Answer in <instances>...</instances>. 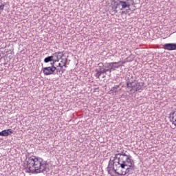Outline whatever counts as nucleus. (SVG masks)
<instances>
[{
	"instance_id": "5701e85b",
	"label": "nucleus",
	"mask_w": 176,
	"mask_h": 176,
	"mask_svg": "<svg viewBox=\"0 0 176 176\" xmlns=\"http://www.w3.org/2000/svg\"><path fill=\"white\" fill-rule=\"evenodd\" d=\"M119 155V157H122V156H126L127 154L124 151H121L120 153H118Z\"/></svg>"
},
{
	"instance_id": "a878e982",
	"label": "nucleus",
	"mask_w": 176,
	"mask_h": 176,
	"mask_svg": "<svg viewBox=\"0 0 176 176\" xmlns=\"http://www.w3.org/2000/svg\"><path fill=\"white\" fill-rule=\"evenodd\" d=\"M57 67H64V66L61 65V63H59L58 65L56 66V68H57Z\"/></svg>"
},
{
	"instance_id": "aec40b11",
	"label": "nucleus",
	"mask_w": 176,
	"mask_h": 176,
	"mask_svg": "<svg viewBox=\"0 0 176 176\" xmlns=\"http://www.w3.org/2000/svg\"><path fill=\"white\" fill-rule=\"evenodd\" d=\"M58 61H60V59H58V58L54 59V58H52V60L51 62V65L52 66L54 65V64H56V63H58Z\"/></svg>"
},
{
	"instance_id": "f257e3e1",
	"label": "nucleus",
	"mask_w": 176,
	"mask_h": 176,
	"mask_svg": "<svg viewBox=\"0 0 176 176\" xmlns=\"http://www.w3.org/2000/svg\"><path fill=\"white\" fill-rule=\"evenodd\" d=\"M24 167L25 173L31 174H41V173H47L49 171L47 162L34 155L26 157Z\"/></svg>"
},
{
	"instance_id": "f3484780",
	"label": "nucleus",
	"mask_w": 176,
	"mask_h": 176,
	"mask_svg": "<svg viewBox=\"0 0 176 176\" xmlns=\"http://www.w3.org/2000/svg\"><path fill=\"white\" fill-rule=\"evenodd\" d=\"M53 61V56H50L44 59V63H52Z\"/></svg>"
},
{
	"instance_id": "423d86ee",
	"label": "nucleus",
	"mask_w": 176,
	"mask_h": 176,
	"mask_svg": "<svg viewBox=\"0 0 176 176\" xmlns=\"http://www.w3.org/2000/svg\"><path fill=\"white\" fill-rule=\"evenodd\" d=\"M122 64H120V62H112V63H109L106 64V67L109 69V74H111V72H112V71H115V69H116V68H119V67H121Z\"/></svg>"
},
{
	"instance_id": "4be33fe9",
	"label": "nucleus",
	"mask_w": 176,
	"mask_h": 176,
	"mask_svg": "<svg viewBox=\"0 0 176 176\" xmlns=\"http://www.w3.org/2000/svg\"><path fill=\"white\" fill-rule=\"evenodd\" d=\"M60 63H63V65H62L63 67H65V68H67V58H65V60H64V58H62Z\"/></svg>"
},
{
	"instance_id": "20e7f679",
	"label": "nucleus",
	"mask_w": 176,
	"mask_h": 176,
	"mask_svg": "<svg viewBox=\"0 0 176 176\" xmlns=\"http://www.w3.org/2000/svg\"><path fill=\"white\" fill-rule=\"evenodd\" d=\"M57 69V67L54 65H51L50 67H46L42 69L43 73L45 76H49V75H54L56 74V70Z\"/></svg>"
},
{
	"instance_id": "2eb2a0df",
	"label": "nucleus",
	"mask_w": 176,
	"mask_h": 176,
	"mask_svg": "<svg viewBox=\"0 0 176 176\" xmlns=\"http://www.w3.org/2000/svg\"><path fill=\"white\" fill-rule=\"evenodd\" d=\"M111 91H112L113 93H118V91H120V86L116 85L113 87L111 89Z\"/></svg>"
},
{
	"instance_id": "c85d7f7f",
	"label": "nucleus",
	"mask_w": 176,
	"mask_h": 176,
	"mask_svg": "<svg viewBox=\"0 0 176 176\" xmlns=\"http://www.w3.org/2000/svg\"><path fill=\"white\" fill-rule=\"evenodd\" d=\"M122 13H126V12H124V11H122Z\"/></svg>"
},
{
	"instance_id": "ddd939ff",
	"label": "nucleus",
	"mask_w": 176,
	"mask_h": 176,
	"mask_svg": "<svg viewBox=\"0 0 176 176\" xmlns=\"http://www.w3.org/2000/svg\"><path fill=\"white\" fill-rule=\"evenodd\" d=\"M144 89H145V84L144 82H138L136 91H138L139 90H144Z\"/></svg>"
},
{
	"instance_id": "cd10ccee",
	"label": "nucleus",
	"mask_w": 176,
	"mask_h": 176,
	"mask_svg": "<svg viewBox=\"0 0 176 176\" xmlns=\"http://www.w3.org/2000/svg\"><path fill=\"white\" fill-rule=\"evenodd\" d=\"M106 69H109V67H106Z\"/></svg>"
},
{
	"instance_id": "7ed1b4c3",
	"label": "nucleus",
	"mask_w": 176,
	"mask_h": 176,
	"mask_svg": "<svg viewBox=\"0 0 176 176\" xmlns=\"http://www.w3.org/2000/svg\"><path fill=\"white\" fill-rule=\"evenodd\" d=\"M118 160L120 161V163L121 164V168L122 170H124L126 167L127 166V164H130V167L133 166L134 160L131 159V155H124L122 157H119Z\"/></svg>"
},
{
	"instance_id": "9d476101",
	"label": "nucleus",
	"mask_w": 176,
	"mask_h": 176,
	"mask_svg": "<svg viewBox=\"0 0 176 176\" xmlns=\"http://www.w3.org/2000/svg\"><path fill=\"white\" fill-rule=\"evenodd\" d=\"M118 160H119V154L118 153L116 154L114 157L110 158V160L109 162V167L110 166L115 165V162H118Z\"/></svg>"
},
{
	"instance_id": "6e6552de",
	"label": "nucleus",
	"mask_w": 176,
	"mask_h": 176,
	"mask_svg": "<svg viewBox=\"0 0 176 176\" xmlns=\"http://www.w3.org/2000/svg\"><path fill=\"white\" fill-rule=\"evenodd\" d=\"M127 168H125V170H121L120 174H122V175H126V174H129V173H130V171H132V170H134V163L133 165H132L131 166H130V164H128L127 166H126Z\"/></svg>"
},
{
	"instance_id": "dca6fc26",
	"label": "nucleus",
	"mask_w": 176,
	"mask_h": 176,
	"mask_svg": "<svg viewBox=\"0 0 176 176\" xmlns=\"http://www.w3.org/2000/svg\"><path fill=\"white\" fill-rule=\"evenodd\" d=\"M114 167L116 168V170H118V168H122V164H120V161L119 160L115 162Z\"/></svg>"
},
{
	"instance_id": "f8f14e48",
	"label": "nucleus",
	"mask_w": 176,
	"mask_h": 176,
	"mask_svg": "<svg viewBox=\"0 0 176 176\" xmlns=\"http://www.w3.org/2000/svg\"><path fill=\"white\" fill-rule=\"evenodd\" d=\"M96 72L95 74L96 78H100V76L102 75V74H107V72H109V69H107L96 71Z\"/></svg>"
},
{
	"instance_id": "39448f33",
	"label": "nucleus",
	"mask_w": 176,
	"mask_h": 176,
	"mask_svg": "<svg viewBox=\"0 0 176 176\" xmlns=\"http://www.w3.org/2000/svg\"><path fill=\"white\" fill-rule=\"evenodd\" d=\"M137 84L138 82L135 80L134 81L129 80L126 83V90L135 93L137 91Z\"/></svg>"
},
{
	"instance_id": "1a4fd4ad",
	"label": "nucleus",
	"mask_w": 176,
	"mask_h": 176,
	"mask_svg": "<svg viewBox=\"0 0 176 176\" xmlns=\"http://www.w3.org/2000/svg\"><path fill=\"white\" fill-rule=\"evenodd\" d=\"M13 134V131L12 129H5L0 132V137H8Z\"/></svg>"
},
{
	"instance_id": "4468645a",
	"label": "nucleus",
	"mask_w": 176,
	"mask_h": 176,
	"mask_svg": "<svg viewBox=\"0 0 176 176\" xmlns=\"http://www.w3.org/2000/svg\"><path fill=\"white\" fill-rule=\"evenodd\" d=\"M56 74L57 75H63V74H64L65 71V69H64V67H60L59 68H57L56 67Z\"/></svg>"
},
{
	"instance_id": "a211bd4d",
	"label": "nucleus",
	"mask_w": 176,
	"mask_h": 176,
	"mask_svg": "<svg viewBox=\"0 0 176 176\" xmlns=\"http://www.w3.org/2000/svg\"><path fill=\"white\" fill-rule=\"evenodd\" d=\"M6 3L3 1H0V14H2V11L5 9Z\"/></svg>"
},
{
	"instance_id": "6ab92c4d",
	"label": "nucleus",
	"mask_w": 176,
	"mask_h": 176,
	"mask_svg": "<svg viewBox=\"0 0 176 176\" xmlns=\"http://www.w3.org/2000/svg\"><path fill=\"white\" fill-rule=\"evenodd\" d=\"M58 54H62L61 52H55V53L52 54V56H53V58H54V57H56V58H58V60H60V58H58Z\"/></svg>"
},
{
	"instance_id": "9b49d317",
	"label": "nucleus",
	"mask_w": 176,
	"mask_h": 176,
	"mask_svg": "<svg viewBox=\"0 0 176 176\" xmlns=\"http://www.w3.org/2000/svg\"><path fill=\"white\" fill-rule=\"evenodd\" d=\"M107 65H104L102 63H100L98 64V67L96 69V72L97 71H102L104 69H107Z\"/></svg>"
},
{
	"instance_id": "0eeeda50",
	"label": "nucleus",
	"mask_w": 176,
	"mask_h": 176,
	"mask_svg": "<svg viewBox=\"0 0 176 176\" xmlns=\"http://www.w3.org/2000/svg\"><path fill=\"white\" fill-rule=\"evenodd\" d=\"M163 49L164 50H176V43H166L163 45Z\"/></svg>"
},
{
	"instance_id": "f03ea898",
	"label": "nucleus",
	"mask_w": 176,
	"mask_h": 176,
	"mask_svg": "<svg viewBox=\"0 0 176 176\" xmlns=\"http://www.w3.org/2000/svg\"><path fill=\"white\" fill-rule=\"evenodd\" d=\"M118 2L116 4V6L113 7V10L114 13H118V8H120V10H123V9H128L130 10V6L134 5V0H118Z\"/></svg>"
},
{
	"instance_id": "b1692460",
	"label": "nucleus",
	"mask_w": 176,
	"mask_h": 176,
	"mask_svg": "<svg viewBox=\"0 0 176 176\" xmlns=\"http://www.w3.org/2000/svg\"><path fill=\"white\" fill-rule=\"evenodd\" d=\"M111 168H112V166H109V165H108V166H107V171H108V174H111Z\"/></svg>"
},
{
	"instance_id": "bb28decb",
	"label": "nucleus",
	"mask_w": 176,
	"mask_h": 176,
	"mask_svg": "<svg viewBox=\"0 0 176 176\" xmlns=\"http://www.w3.org/2000/svg\"><path fill=\"white\" fill-rule=\"evenodd\" d=\"M126 13H129V10H126Z\"/></svg>"
},
{
	"instance_id": "412c9836",
	"label": "nucleus",
	"mask_w": 176,
	"mask_h": 176,
	"mask_svg": "<svg viewBox=\"0 0 176 176\" xmlns=\"http://www.w3.org/2000/svg\"><path fill=\"white\" fill-rule=\"evenodd\" d=\"M111 168L113 170L115 174H118V175H122V174H120V173L118 172V169H116V168H115V165L111 166Z\"/></svg>"
},
{
	"instance_id": "393cba45",
	"label": "nucleus",
	"mask_w": 176,
	"mask_h": 176,
	"mask_svg": "<svg viewBox=\"0 0 176 176\" xmlns=\"http://www.w3.org/2000/svg\"><path fill=\"white\" fill-rule=\"evenodd\" d=\"M60 53H62V54H58V58H59V60L60 59L63 60V57H64V54L63 53V52H60Z\"/></svg>"
}]
</instances>
